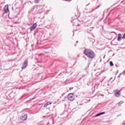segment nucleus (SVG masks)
<instances>
[{"instance_id":"21","label":"nucleus","mask_w":125,"mask_h":125,"mask_svg":"<svg viewBox=\"0 0 125 125\" xmlns=\"http://www.w3.org/2000/svg\"><path fill=\"white\" fill-rule=\"evenodd\" d=\"M47 104L46 103L44 104V106L45 107H46L47 106Z\"/></svg>"},{"instance_id":"36","label":"nucleus","mask_w":125,"mask_h":125,"mask_svg":"<svg viewBox=\"0 0 125 125\" xmlns=\"http://www.w3.org/2000/svg\"><path fill=\"white\" fill-rule=\"evenodd\" d=\"M83 57L84 58H85V57L84 56H83Z\"/></svg>"},{"instance_id":"32","label":"nucleus","mask_w":125,"mask_h":125,"mask_svg":"<svg viewBox=\"0 0 125 125\" xmlns=\"http://www.w3.org/2000/svg\"><path fill=\"white\" fill-rule=\"evenodd\" d=\"M49 35H51V34H49Z\"/></svg>"},{"instance_id":"14","label":"nucleus","mask_w":125,"mask_h":125,"mask_svg":"<svg viewBox=\"0 0 125 125\" xmlns=\"http://www.w3.org/2000/svg\"><path fill=\"white\" fill-rule=\"evenodd\" d=\"M100 115H100V113H99L96 114L95 116H94V117H97V116H99Z\"/></svg>"},{"instance_id":"12","label":"nucleus","mask_w":125,"mask_h":125,"mask_svg":"<svg viewBox=\"0 0 125 125\" xmlns=\"http://www.w3.org/2000/svg\"><path fill=\"white\" fill-rule=\"evenodd\" d=\"M100 6V5L99 6H98L96 8H95V9H94V10H92L90 11V12L91 13V12L93 11H94L95 9H97L98 8H99Z\"/></svg>"},{"instance_id":"15","label":"nucleus","mask_w":125,"mask_h":125,"mask_svg":"<svg viewBox=\"0 0 125 125\" xmlns=\"http://www.w3.org/2000/svg\"><path fill=\"white\" fill-rule=\"evenodd\" d=\"M122 38L123 39H125V33L123 34V36L122 37Z\"/></svg>"},{"instance_id":"35","label":"nucleus","mask_w":125,"mask_h":125,"mask_svg":"<svg viewBox=\"0 0 125 125\" xmlns=\"http://www.w3.org/2000/svg\"><path fill=\"white\" fill-rule=\"evenodd\" d=\"M76 20L77 21V20Z\"/></svg>"},{"instance_id":"28","label":"nucleus","mask_w":125,"mask_h":125,"mask_svg":"<svg viewBox=\"0 0 125 125\" xmlns=\"http://www.w3.org/2000/svg\"><path fill=\"white\" fill-rule=\"evenodd\" d=\"M115 38L114 39V40H113V41L114 40H115Z\"/></svg>"},{"instance_id":"10","label":"nucleus","mask_w":125,"mask_h":125,"mask_svg":"<svg viewBox=\"0 0 125 125\" xmlns=\"http://www.w3.org/2000/svg\"><path fill=\"white\" fill-rule=\"evenodd\" d=\"M110 65V66H113L114 65V64L112 61H110L109 62Z\"/></svg>"},{"instance_id":"17","label":"nucleus","mask_w":125,"mask_h":125,"mask_svg":"<svg viewBox=\"0 0 125 125\" xmlns=\"http://www.w3.org/2000/svg\"><path fill=\"white\" fill-rule=\"evenodd\" d=\"M90 41H92V42H94V39L90 38Z\"/></svg>"},{"instance_id":"7","label":"nucleus","mask_w":125,"mask_h":125,"mask_svg":"<svg viewBox=\"0 0 125 125\" xmlns=\"http://www.w3.org/2000/svg\"><path fill=\"white\" fill-rule=\"evenodd\" d=\"M120 91L117 92L116 91L115 92V96L116 97H118L120 95V94L119 93Z\"/></svg>"},{"instance_id":"2","label":"nucleus","mask_w":125,"mask_h":125,"mask_svg":"<svg viewBox=\"0 0 125 125\" xmlns=\"http://www.w3.org/2000/svg\"><path fill=\"white\" fill-rule=\"evenodd\" d=\"M68 99L71 101H73L74 99V96L72 93H70L67 95Z\"/></svg>"},{"instance_id":"18","label":"nucleus","mask_w":125,"mask_h":125,"mask_svg":"<svg viewBox=\"0 0 125 125\" xmlns=\"http://www.w3.org/2000/svg\"><path fill=\"white\" fill-rule=\"evenodd\" d=\"M100 113V115H101L104 114L105 113V112H103Z\"/></svg>"},{"instance_id":"5","label":"nucleus","mask_w":125,"mask_h":125,"mask_svg":"<svg viewBox=\"0 0 125 125\" xmlns=\"http://www.w3.org/2000/svg\"><path fill=\"white\" fill-rule=\"evenodd\" d=\"M27 114H22L21 117V119L23 121L25 120L27 118Z\"/></svg>"},{"instance_id":"37","label":"nucleus","mask_w":125,"mask_h":125,"mask_svg":"<svg viewBox=\"0 0 125 125\" xmlns=\"http://www.w3.org/2000/svg\"><path fill=\"white\" fill-rule=\"evenodd\" d=\"M104 57H105V56H104Z\"/></svg>"},{"instance_id":"22","label":"nucleus","mask_w":125,"mask_h":125,"mask_svg":"<svg viewBox=\"0 0 125 125\" xmlns=\"http://www.w3.org/2000/svg\"><path fill=\"white\" fill-rule=\"evenodd\" d=\"M73 89V87H71L69 89L70 90H71Z\"/></svg>"},{"instance_id":"8","label":"nucleus","mask_w":125,"mask_h":125,"mask_svg":"<svg viewBox=\"0 0 125 125\" xmlns=\"http://www.w3.org/2000/svg\"><path fill=\"white\" fill-rule=\"evenodd\" d=\"M122 36L121 34L119 33L118 34L117 36V40L118 41H121V38Z\"/></svg>"},{"instance_id":"25","label":"nucleus","mask_w":125,"mask_h":125,"mask_svg":"<svg viewBox=\"0 0 125 125\" xmlns=\"http://www.w3.org/2000/svg\"><path fill=\"white\" fill-rule=\"evenodd\" d=\"M73 25L76 26V25H75V24H73Z\"/></svg>"},{"instance_id":"24","label":"nucleus","mask_w":125,"mask_h":125,"mask_svg":"<svg viewBox=\"0 0 125 125\" xmlns=\"http://www.w3.org/2000/svg\"><path fill=\"white\" fill-rule=\"evenodd\" d=\"M78 41H76V43H78Z\"/></svg>"},{"instance_id":"3","label":"nucleus","mask_w":125,"mask_h":125,"mask_svg":"<svg viewBox=\"0 0 125 125\" xmlns=\"http://www.w3.org/2000/svg\"><path fill=\"white\" fill-rule=\"evenodd\" d=\"M4 10L3 14L7 13L9 11L8 6V5H7L5 6L4 8Z\"/></svg>"},{"instance_id":"4","label":"nucleus","mask_w":125,"mask_h":125,"mask_svg":"<svg viewBox=\"0 0 125 125\" xmlns=\"http://www.w3.org/2000/svg\"><path fill=\"white\" fill-rule=\"evenodd\" d=\"M28 63V60L27 59H26L23 62V64L22 69H25L27 65V64Z\"/></svg>"},{"instance_id":"16","label":"nucleus","mask_w":125,"mask_h":125,"mask_svg":"<svg viewBox=\"0 0 125 125\" xmlns=\"http://www.w3.org/2000/svg\"><path fill=\"white\" fill-rule=\"evenodd\" d=\"M93 27H91L90 28V29H88V30L89 31H91L93 29Z\"/></svg>"},{"instance_id":"31","label":"nucleus","mask_w":125,"mask_h":125,"mask_svg":"<svg viewBox=\"0 0 125 125\" xmlns=\"http://www.w3.org/2000/svg\"><path fill=\"white\" fill-rule=\"evenodd\" d=\"M115 79V78L113 80V81H114Z\"/></svg>"},{"instance_id":"29","label":"nucleus","mask_w":125,"mask_h":125,"mask_svg":"<svg viewBox=\"0 0 125 125\" xmlns=\"http://www.w3.org/2000/svg\"><path fill=\"white\" fill-rule=\"evenodd\" d=\"M118 70H117V73H118Z\"/></svg>"},{"instance_id":"11","label":"nucleus","mask_w":125,"mask_h":125,"mask_svg":"<svg viewBox=\"0 0 125 125\" xmlns=\"http://www.w3.org/2000/svg\"><path fill=\"white\" fill-rule=\"evenodd\" d=\"M123 103V101H121L120 102L118 103V105L119 106H121V104H122Z\"/></svg>"},{"instance_id":"13","label":"nucleus","mask_w":125,"mask_h":125,"mask_svg":"<svg viewBox=\"0 0 125 125\" xmlns=\"http://www.w3.org/2000/svg\"><path fill=\"white\" fill-rule=\"evenodd\" d=\"M100 115H100V113H99L96 114L95 116H94V117H97V116H99Z\"/></svg>"},{"instance_id":"34","label":"nucleus","mask_w":125,"mask_h":125,"mask_svg":"<svg viewBox=\"0 0 125 125\" xmlns=\"http://www.w3.org/2000/svg\"><path fill=\"white\" fill-rule=\"evenodd\" d=\"M86 58H85V60H86Z\"/></svg>"},{"instance_id":"33","label":"nucleus","mask_w":125,"mask_h":125,"mask_svg":"<svg viewBox=\"0 0 125 125\" xmlns=\"http://www.w3.org/2000/svg\"><path fill=\"white\" fill-rule=\"evenodd\" d=\"M89 3L87 5H88Z\"/></svg>"},{"instance_id":"19","label":"nucleus","mask_w":125,"mask_h":125,"mask_svg":"<svg viewBox=\"0 0 125 125\" xmlns=\"http://www.w3.org/2000/svg\"><path fill=\"white\" fill-rule=\"evenodd\" d=\"M46 104H47V105H48L51 104L52 103L50 102H48Z\"/></svg>"},{"instance_id":"27","label":"nucleus","mask_w":125,"mask_h":125,"mask_svg":"<svg viewBox=\"0 0 125 125\" xmlns=\"http://www.w3.org/2000/svg\"><path fill=\"white\" fill-rule=\"evenodd\" d=\"M114 32V33H115V34H116V33H115V32Z\"/></svg>"},{"instance_id":"30","label":"nucleus","mask_w":125,"mask_h":125,"mask_svg":"<svg viewBox=\"0 0 125 125\" xmlns=\"http://www.w3.org/2000/svg\"><path fill=\"white\" fill-rule=\"evenodd\" d=\"M77 25L78 26H79V24H77Z\"/></svg>"},{"instance_id":"1","label":"nucleus","mask_w":125,"mask_h":125,"mask_svg":"<svg viewBox=\"0 0 125 125\" xmlns=\"http://www.w3.org/2000/svg\"><path fill=\"white\" fill-rule=\"evenodd\" d=\"M84 54L88 58L90 59L94 58L95 56V54L91 49H86L83 51Z\"/></svg>"},{"instance_id":"26","label":"nucleus","mask_w":125,"mask_h":125,"mask_svg":"<svg viewBox=\"0 0 125 125\" xmlns=\"http://www.w3.org/2000/svg\"><path fill=\"white\" fill-rule=\"evenodd\" d=\"M112 78H112V77H111V78H110V80H111V79H112Z\"/></svg>"},{"instance_id":"6","label":"nucleus","mask_w":125,"mask_h":125,"mask_svg":"<svg viewBox=\"0 0 125 125\" xmlns=\"http://www.w3.org/2000/svg\"><path fill=\"white\" fill-rule=\"evenodd\" d=\"M37 25L36 23H34L31 26L30 28V29L31 31H32L34 30L36 28Z\"/></svg>"},{"instance_id":"23","label":"nucleus","mask_w":125,"mask_h":125,"mask_svg":"<svg viewBox=\"0 0 125 125\" xmlns=\"http://www.w3.org/2000/svg\"><path fill=\"white\" fill-rule=\"evenodd\" d=\"M115 66L116 67H118V66L117 65H115Z\"/></svg>"},{"instance_id":"9","label":"nucleus","mask_w":125,"mask_h":125,"mask_svg":"<svg viewBox=\"0 0 125 125\" xmlns=\"http://www.w3.org/2000/svg\"><path fill=\"white\" fill-rule=\"evenodd\" d=\"M35 3H38L41 0H34Z\"/></svg>"},{"instance_id":"20","label":"nucleus","mask_w":125,"mask_h":125,"mask_svg":"<svg viewBox=\"0 0 125 125\" xmlns=\"http://www.w3.org/2000/svg\"><path fill=\"white\" fill-rule=\"evenodd\" d=\"M123 75H125V71H124V72L122 73Z\"/></svg>"}]
</instances>
